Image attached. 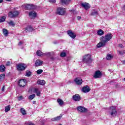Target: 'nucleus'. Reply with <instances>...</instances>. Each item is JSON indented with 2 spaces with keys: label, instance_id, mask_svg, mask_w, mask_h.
<instances>
[{
  "label": "nucleus",
  "instance_id": "obj_1",
  "mask_svg": "<svg viewBox=\"0 0 125 125\" xmlns=\"http://www.w3.org/2000/svg\"><path fill=\"white\" fill-rule=\"evenodd\" d=\"M109 113L111 117H116L118 111H117V107L115 106H112L109 108Z\"/></svg>",
  "mask_w": 125,
  "mask_h": 125
},
{
  "label": "nucleus",
  "instance_id": "obj_2",
  "mask_svg": "<svg viewBox=\"0 0 125 125\" xmlns=\"http://www.w3.org/2000/svg\"><path fill=\"white\" fill-rule=\"evenodd\" d=\"M113 38V35H112V34L109 33L105 35L104 36H102L101 37V39H103V41L105 43H107L108 42H110L111 41V39Z\"/></svg>",
  "mask_w": 125,
  "mask_h": 125
},
{
  "label": "nucleus",
  "instance_id": "obj_3",
  "mask_svg": "<svg viewBox=\"0 0 125 125\" xmlns=\"http://www.w3.org/2000/svg\"><path fill=\"white\" fill-rule=\"evenodd\" d=\"M83 61L84 63H86V64H90V63L92 62L90 55H85L83 58Z\"/></svg>",
  "mask_w": 125,
  "mask_h": 125
},
{
  "label": "nucleus",
  "instance_id": "obj_4",
  "mask_svg": "<svg viewBox=\"0 0 125 125\" xmlns=\"http://www.w3.org/2000/svg\"><path fill=\"white\" fill-rule=\"evenodd\" d=\"M65 13H66V10H65V8L61 7L57 8L56 14H58V15H64Z\"/></svg>",
  "mask_w": 125,
  "mask_h": 125
},
{
  "label": "nucleus",
  "instance_id": "obj_5",
  "mask_svg": "<svg viewBox=\"0 0 125 125\" xmlns=\"http://www.w3.org/2000/svg\"><path fill=\"white\" fill-rule=\"evenodd\" d=\"M27 68V65L24 63H20L17 65V69L20 72H22L24 71Z\"/></svg>",
  "mask_w": 125,
  "mask_h": 125
},
{
  "label": "nucleus",
  "instance_id": "obj_6",
  "mask_svg": "<svg viewBox=\"0 0 125 125\" xmlns=\"http://www.w3.org/2000/svg\"><path fill=\"white\" fill-rule=\"evenodd\" d=\"M18 15H19V12L17 11H11L8 14V16L10 18L17 17Z\"/></svg>",
  "mask_w": 125,
  "mask_h": 125
},
{
  "label": "nucleus",
  "instance_id": "obj_7",
  "mask_svg": "<svg viewBox=\"0 0 125 125\" xmlns=\"http://www.w3.org/2000/svg\"><path fill=\"white\" fill-rule=\"evenodd\" d=\"M67 34L71 39H75L77 37V34L71 30L67 31Z\"/></svg>",
  "mask_w": 125,
  "mask_h": 125
},
{
  "label": "nucleus",
  "instance_id": "obj_8",
  "mask_svg": "<svg viewBox=\"0 0 125 125\" xmlns=\"http://www.w3.org/2000/svg\"><path fill=\"white\" fill-rule=\"evenodd\" d=\"M101 76H102V73H101L100 71L97 70L95 71L93 77L95 79H99V78H101Z\"/></svg>",
  "mask_w": 125,
  "mask_h": 125
},
{
  "label": "nucleus",
  "instance_id": "obj_9",
  "mask_svg": "<svg viewBox=\"0 0 125 125\" xmlns=\"http://www.w3.org/2000/svg\"><path fill=\"white\" fill-rule=\"evenodd\" d=\"M77 110L80 112V113H85L87 109L86 108L83 107V106H79L77 107Z\"/></svg>",
  "mask_w": 125,
  "mask_h": 125
},
{
  "label": "nucleus",
  "instance_id": "obj_10",
  "mask_svg": "<svg viewBox=\"0 0 125 125\" xmlns=\"http://www.w3.org/2000/svg\"><path fill=\"white\" fill-rule=\"evenodd\" d=\"M29 16L31 19H34L37 17V12L35 11H30L29 13Z\"/></svg>",
  "mask_w": 125,
  "mask_h": 125
},
{
  "label": "nucleus",
  "instance_id": "obj_11",
  "mask_svg": "<svg viewBox=\"0 0 125 125\" xmlns=\"http://www.w3.org/2000/svg\"><path fill=\"white\" fill-rule=\"evenodd\" d=\"M100 41L101 42L97 45V48H100V47H102V46H105V45H106V43L103 41L102 39L100 38Z\"/></svg>",
  "mask_w": 125,
  "mask_h": 125
},
{
  "label": "nucleus",
  "instance_id": "obj_12",
  "mask_svg": "<svg viewBox=\"0 0 125 125\" xmlns=\"http://www.w3.org/2000/svg\"><path fill=\"white\" fill-rule=\"evenodd\" d=\"M26 80L24 79H21L19 82V85L22 87L26 85Z\"/></svg>",
  "mask_w": 125,
  "mask_h": 125
},
{
  "label": "nucleus",
  "instance_id": "obj_13",
  "mask_svg": "<svg viewBox=\"0 0 125 125\" xmlns=\"http://www.w3.org/2000/svg\"><path fill=\"white\" fill-rule=\"evenodd\" d=\"M82 91L84 93H87V92H89V91H90V88H89V86L85 85L83 87Z\"/></svg>",
  "mask_w": 125,
  "mask_h": 125
},
{
  "label": "nucleus",
  "instance_id": "obj_14",
  "mask_svg": "<svg viewBox=\"0 0 125 125\" xmlns=\"http://www.w3.org/2000/svg\"><path fill=\"white\" fill-rule=\"evenodd\" d=\"M25 8L27 10H29L30 9H35V8H36V7L32 4H27L25 6Z\"/></svg>",
  "mask_w": 125,
  "mask_h": 125
},
{
  "label": "nucleus",
  "instance_id": "obj_15",
  "mask_svg": "<svg viewBox=\"0 0 125 125\" xmlns=\"http://www.w3.org/2000/svg\"><path fill=\"white\" fill-rule=\"evenodd\" d=\"M72 98L74 101H80L82 98H81V96L79 94H76L72 96Z\"/></svg>",
  "mask_w": 125,
  "mask_h": 125
},
{
  "label": "nucleus",
  "instance_id": "obj_16",
  "mask_svg": "<svg viewBox=\"0 0 125 125\" xmlns=\"http://www.w3.org/2000/svg\"><path fill=\"white\" fill-rule=\"evenodd\" d=\"M82 6L84 8V9L87 10L90 8V5L88 3L83 2L81 4Z\"/></svg>",
  "mask_w": 125,
  "mask_h": 125
},
{
  "label": "nucleus",
  "instance_id": "obj_17",
  "mask_svg": "<svg viewBox=\"0 0 125 125\" xmlns=\"http://www.w3.org/2000/svg\"><path fill=\"white\" fill-rule=\"evenodd\" d=\"M74 81L76 84L80 85V84H82V83H83V80L81 78H77L75 79Z\"/></svg>",
  "mask_w": 125,
  "mask_h": 125
},
{
  "label": "nucleus",
  "instance_id": "obj_18",
  "mask_svg": "<svg viewBox=\"0 0 125 125\" xmlns=\"http://www.w3.org/2000/svg\"><path fill=\"white\" fill-rule=\"evenodd\" d=\"M42 61L40 60H36L35 63V67H39V66H42Z\"/></svg>",
  "mask_w": 125,
  "mask_h": 125
},
{
  "label": "nucleus",
  "instance_id": "obj_19",
  "mask_svg": "<svg viewBox=\"0 0 125 125\" xmlns=\"http://www.w3.org/2000/svg\"><path fill=\"white\" fill-rule=\"evenodd\" d=\"M34 93H36V95L37 96H41V90H40L39 88H35L34 89Z\"/></svg>",
  "mask_w": 125,
  "mask_h": 125
},
{
  "label": "nucleus",
  "instance_id": "obj_20",
  "mask_svg": "<svg viewBox=\"0 0 125 125\" xmlns=\"http://www.w3.org/2000/svg\"><path fill=\"white\" fill-rule=\"evenodd\" d=\"M62 119V115H60L59 116H58L57 117H54L51 119V121H55V122H58V121H60Z\"/></svg>",
  "mask_w": 125,
  "mask_h": 125
},
{
  "label": "nucleus",
  "instance_id": "obj_21",
  "mask_svg": "<svg viewBox=\"0 0 125 125\" xmlns=\"http://www.w3.org/2000/svg\"><path fill=\"white\" fill-rule=\"evenodd\" d=\"M38 84H40L41 85H44L45 84V81L44 80H38L37 81Z\"/></svg>",
  "mask_w": 125,
  "mask_h": 125
},
{
  "label": "nucleus",
  "instance_id": "obj_22",
  "mask_svg": "<svg viewBox=\"0 0 125 125\" xmlns=\"http://www.w3.org/2000/svg\"><path fill=\"white\" fill-rule=\"evenodd\" d=\"M61 2L62 3H64V4H69L70 2H71V0H61Z\"/></svg>",
  "mask_w": 125,
  "mask_h": 125
},
{
  "label": "nucleus",
  "instance_id": "obj_23",
  "mask_svg": "<svg viewBox=\"0 0 125 125\" xmlns=\"http://www.w3.org/2000/svg\"><path fill=\"white\" fill-rule=\"evenodd\" d=\"M97 35H98V36H103V35H104V31H103L102 29H99L97 31Z\"/></svg>",
  "mask_w": 125,
  "mask_h": 125
},
{
  "label": "nucleus",
  "instance_id": "obj_24",
  "mask_svg": "<svg viewBox=\"0 0 125 125\" xmlns=\"http://www.w3.org/2000/svg\"><path fill=\"white\" fill-rule=\"evenodd\" d=\"M3 34L5 37H7V36H8V31L6 29H3Z\"/></svg>",
  "mask_w": 125,
  "mask_h": 125
},
{
  "label": "nucleus",
  "instance_id": "obj_25",
  "mask_svg": "<svg viewBox=\"0 0 125 125\" xmlns=\"http://www.w3.org/2000/svg\"><path fill=\"white\" fill-rule=\"evenodd\" d=\"M21 113L22 114L23 116L27 115V112H26V110H25V109L23 108H21Z\"/></svg>",
  "mask_w": 125,
  "mask_h": 125
},
{
  "label": "nucleus",
  "instance_id": "obj_26",
  "mask_svg": "<svg viewBox=\"0 0 125 125\" xmlns=\"http://www.w3.org/2000/svg\"><path fill=\"white\" fill-rule=\"evenodd\" d=\"M91 15L94 16L95 15H98V12L95 10H93L92 11V13H91Z\"/></svg>",
  "mask_w": 125,
  "mask_h": 125
},
{
  "label": "nucleus",
  "instance_id": "obj_27",
  "mask_svg": "<svg viewBox=\"0 0 125 125\" xmlns=\"http://www.w3.org/2000/svg\"><path fill=\"white\" fill-rule=\"evenodd\" d=\"M57 102L59 104V105H60V106H62V105L64 104V102H63V101H62V100L60 99H58L57 100Z\"/></svg>",
  "mask_w": 125,
  "mask_h": 125
},
{
  "label": "nucleus",
  "instance_id": "obj_28",
  "mask_svg": "<svg viewBox=\"0 0 125 125\" xmlns=\"http://www.w3.org/2000/svg\"><path fill=\"white\" fill-rule=\"evenodd\" d=\"M113 55L111 54H108L106 56V59L107 60H112L113 59Z\"/></svg>",
  "mask_w": 125,
  "mask_h": 125
},
{
  "label": "nucleus",
  "instance_id": "obj_29",
  "mask_svg": "<svg viewBox=\"0 0 125 125\" xmlns=\"http://www.w3.org/2000/svg\"><path fill=\"white\" fill-rule=\"evenodd\" d=\"M5 71V67L4 65H1L0 66V72H4Z\"/></svg>",
  "mask_w": 125,
  "mask_h": 125
},
{
  "label": "nucleus",
  "instance_id": "obj_30",
  "mask_svg": "<svg viewBox=\"0 0 125 125\" xmlns=\"http://www.w3.org/2000/svg\"><path fill=\"white\" fill-rule=\"evenodd\" d=\"M35 97H36V95L35 94H33L32 95L29 96L28 99H29V100H33Z\"/></svg>",
  "mask_w": 125,
  "mask_h": 125
},
{
  "label": "nucleus",
  "instance_id": "obj_31",
  "mask_svg": "<svg viewBox=\"0 0 125 125\" xmlns=\"http://www.w3.org/2000/svg\"><path fill=\"white\" fill-rule=\"evenodd\" d=\"M5 75L4 74H1L0 75V83L4 79Z\"/></svg>",
  "mask_w": 125,
  "mask_h": 125
},
{
  "label": "nucleus",
  "instance_id": "obj_32",
  "mask_svg": "<svg viewBox=\"0 0 125 125\" xmlns=\"http://www.w3.org/2000/svg\"><path fill=\"white\" fill-rule=\"evenodd\" d=\"M37 55L38 56H42V55H43V53L41 51H37Z\"/></svg>",
  "mask_w": 125,
  "mask_h": 125
},
{
  "label": "nucleus",
  "instance_id": "obj_33",
  "mask_svg": "<svg viewBox=\"0 0 125 125\" xmlns=\"http://www.w3.org/2000/svg\"><path fill=\"white\" fill-rule=\"evenodd\" d=\"M8 111H10V105H8L5 108V113H7Z\"/></svg>",
  "mask_w": 125,
  "mask_h": 125
},
{
  "label": "nucleus",
  "instance_id": "obj_34",
  "mask_svg": "<svg viewBox=\"0 0 125 125\" xmlns=\"http://www.w3.org/2000/svg\"><path fill=\"white\" fill-rule=\"evenodd\" d=\"M26 29L29 32H32V31H33V27H32V26H28Z\"/></svg>",
  "mask_w": 125,
  "mask_h": 125
},
{
  "label": "nucleus",
  "instance_id": "obj_35",
  "mask_svg": "<svg viewBox=\"0 0 125 125\" xmlns=\"http://www.w3.org/2000/svg\"><path fill=\"white\" fill-rule=\"evenodd\" d=\"M8 23L9 24V25H10V26H13V27L15 26V24L12 21H11L10 22H8Z\"/></svg>",
  "mask_w": 125,
  "mask_h": 125
},
{
  "label": "nucleus",
  "instance_id": "obj_36",
  "mask_svg": "<svg viewBox=\"0 0 125 125\" xmlns=\"http://www.w3.org/2000/svg\"><path fill=\"white\" fill-rule=\"evenodd\" d=\"M118 54H120V55H123V54H125V51H118Z\"/></svg>",
  "mask_w": 125,
  "mask_h": 125
},
{
  "label": "nucleus",
  "instance_id": "obj_37",
  "mask_svg": "<svg viewBox=\"0 0 125 125\" xmlns=\"http://www.w3.org/2000/svg\"><path fill=\"white\" fill-rule=\"evenodd\" d=\"M42 72H43V70H42V69H39L37 71V73L38 75H41V74H42Z\"/></svg>",
  "mask_w": 125,
  "mask_h": 125
},
{
  "label": "nucleus",
  "instance_id": "obj_38",
  "mask_svg": "<svg viewBox=\"0 0 125 125\" xmlns=\"http://www.w3.org/2000/svg\"><path fill=\"white\" fill-rule=\"evenodd\" d=\"M4 21H5V17H2L0 18V23H1V22H4Z\"/></svg>",
  "mask_w": 125,
  "mask_h": 125
},
{
  "label": "nucleus",
  "instance_id": "obj_39",
  "mask_svg": "<svg viewBox=\"0 0 125 125\" xmlns=\"http://www.w3.org/2000/svg\"><path fill=\"white\" fill-rule=\"evenodd\" d=\"M31 71H30V70H27L26 71V77H30V76H31Z\"/></svg>",
  "mask_w": 125,
  "mask_h": 125
},
{
  "label": "nucleus",
  "instance_id": "obj_40",
  "mask_svg": "<svg viewBox=\"0 0 125 125\" xmlns=\"http://www.w3.org/2000/svg\"><path fill=\"white\" fill-rule=\"evenodd\" d=\"M66 55V54L65 52H62L61 53V57H65Z\"/></svg>",
  "mask_w": 125,
  "mask_h": 125
},
{
  "label": "nucleus",
  "instance_id": "obj_41",
  "mask_svg": "<svg viewBox=\"0 0 125 125\" xmlns=\"http://www.w3.org/2000/svg\"><path fill=\"white\" fill-rule=\"evenodd\" d=\"M44 55H46V56H48V57L51 56V52H48L47 53L44 54Z\"/></svg>",
  "mask_w": 125,
  "mask_h": 125
},
{
  "label": "nucleus",
  "instance_id": "obj_42",
  "mask_svg": "<svg viewBox=\"0 0 125 125\" xmlns=\"http://www.w3.org/2000/svg\"><path fill=\"white\" fill-rule=\"evenodd\" d=\"M18 99L19 101H21V100H22V99H23V97L22 96H20L18 97Z\"/></svg>",
  "mask_w": 125,
  "mask_h": 125
},
{
  "label": "nucleus",
  "instance_id": "obj_43",
  "mask_svg": "<svg viewBox=\"0 0 125 125\" xmlns=\"http://www.w3.org/2000/svg\"><path fill=\"white\" fill-rule=\"evenodd\" d=\"M23 44V42H20L19 43V46H21Z\"/></svg>",
  "mask_w": 125,
  "mask_h": 125
},
{
  "label": "nucleus",
  "instance_id": "obj_44",
  "mask_svg": "<svg viewBox=\"0 0 125 125\" xmlns=\"http://www.w3.org/2000/svg\"><path fill=\"white\" fill-rule=\"evenodd\" d=\"M6 65V66H10V62H7Z\"/></svg>",
  "mask_w": 125,
  "mask_h": 125
},
{
  "label": "nucleus",
  "instance_id": "obj_45",
  "mask_svg": "<svg viewBox=\"0 0 125 125\" xmlns=\"http://www.w3.org/2000/svg\"><path fill=\"white\" fill-rule=\"evenodd\" d=\"M50 2L54 3L56 2V0H49Z\"/></svg>",
  "mask_w": 125,
  "mask_h": 125
},
{
  "label": "nucleus",
  "instance_id": "obj_46",
  "mask_svg": "<svg viewBox=\"0 0 125 125\" xmlns=\"http://www.w3.org/2000/svg\"><path fill=\"white\" fill-rule=\"evenodd\" d=\"M123 12L125 14V5L123 7Z\"/></svg>",
  "mask_w": 125,
  "mask_h": 125
},
{
  "label": "nucleus",
  "instance_id": "obj_47",
  "mask_svg": "<svg viewBox=\"0 0 125 125\" xmlns=\"http://www.w3.org/2000/svg\"><path fill=\"white\" fill-rule=\"evenodd\" d=\"M119 47H121V48H124V46H123V44H120L119 45Z\"/></svg>",
  "mask_w": 125,
  "mask_h": 125
},
{
  "label": "nucleus",
  "instance_id": "obj_48",
  "mask_svg": "<svg viewBox=\"0 0 125 125\" xmlns=\"http://www.w3.org/2000/svg\"><path fill=\"white\" fill-rule=\"evenodd\" d=\"M81 19H82V17L81 16H78L77 17L78 20H81Z\"/></svg>",
  "mask_w": 125,
  "mask_h": 125
},
{
  "label": "nucleus",
  "instance_id": "obj_49",
  "mask_svg": "<svg viewBox=\"0 0 125 125\" xmlns=\"http://www.w3.org/2000/svg\"><path fill=\"white\" fill-rule=\"evenodd\" d=\"M4 88H5V86H3L1 89L2 91H4Z\"/></svg>",
  "mask_w": 125,
  "mask_h": 125
},
{
  "label": "nucleus",
  "instance_id": "obj_50",
  "mask_svg": "<svg viewBox=\"0 0 125 125\" xmlns=\"http://www.w3.org/2000/svg\"><path fill=\"white\" fill-rule=\"evenodd\" d=\"M50 59H51V60H54V58L53 57H52L50 58Z\"/></svg>",
  "mask_w": 125,
  "mask_h": 125
},
{
  "label": "nucleus",
  "instance_id": "obj_51",
  "mask_svg": "<svg viewBox=\"0 0 125 125\" xmlns=\"http://www.w3.org/2000/svg\"><path fill=\"white\" fill-rule=\"evenodd\" d=\"M33 104H36V101L33 102Z\"/></svg>",
  "mask_w": 125,
  "mask_h": 125
},
{
  "label": "nucleus",
  "instance_id": "obj_52",
  "mask_svg": "<svg viewBox=\"0 0 125 125\" xmlns=\"http://www.w3.org/2000/svg\"><path fill=\"white\" fill-rule=\"evenodd\" d=\"M2 1H3V0H0V3H1V2H2Z\"/></svg>",
  "mask_w": 125,
  "mask_h": 125
},
{
  "label": "nucleus",
  "instance_id": "obj_53",
  "mask_svg": "<svg viewBox=\"0 0 125 125\" xmlns=\"http://www.w3.org/2000/svg\"><path fill=\"white\" fill-rule=\"evenodd\" d=\"M6 1H11V0H5Z\"/></svg>",
  "mask_w": 125,
  "mask_h": 125
},
{
  "label": "nucleus",
  "instance_id": "obj_54",
  "mask_svg": "<svg viewBox=\"0 0 125 125\" xmlns=\"http://www.w3.org/2000/svg\"><path fill=\"white\" fill-rule=\"evenodd\" d=\"M123 63H124V64H125V61H123Z\"/></svg>",
  "mask_w": 125,
  "mask_h": 125
}]
</instances>
